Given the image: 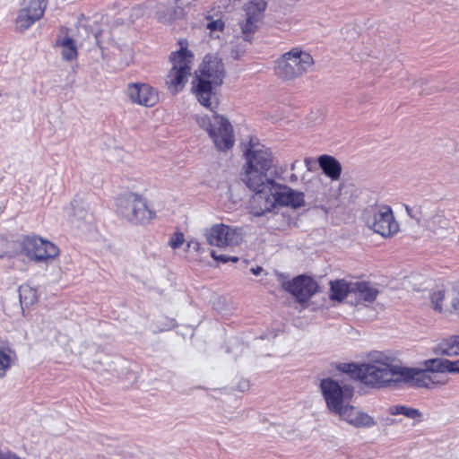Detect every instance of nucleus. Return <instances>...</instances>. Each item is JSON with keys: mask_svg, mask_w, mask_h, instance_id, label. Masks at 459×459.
I'll return each mask as SVG.
<instances>
[{"mask_svg": "<svg viewBox=\"0 0 459 459\" xmlns=\"http://www.w3.org/2000/svg\"><path fill=\"white\" fill-rule=\"evenodd\" d=\"M402 383H409L418 387L433 388L438 385H444V381L437 379L427 368L418 369L403 366Z\"/></svg>", "mask_w": 459, "mask_h": 459, "instance_id": "obj_17", "label": "nucleus"}, {"mask_svg": "<svg viewBox=\"0 0 459 459\" xmlns=\"http://www.w3.org/2000/svg\"><path fill=\"white\" fill-rule=\"evenodd\" d=\"M282 287L290 292L299 302H305L317 292V283L311 277L300 275L292 281L283 282Z\"/></svg>", "mask_w": 459, "mask_h": 459, "instance_id": "obj_16", "label": "nucleus"}, {"mask_svg": "<svg viewBox=\"0 0 459 459\" xmlns=\"http://www.w3.org/2000/svg\"><path fill=\"white\" fill-rule=\"evenodd\" d=\"M390 415H403L407 419L414 420L415 423L422 420V412L415 408L402 404L392 405L387 410Z\"/></svg>", "mask_w": 459, "mask_h": 459, "instance_id": "obj_24", "label": "nucleus"}, {"mask_svg": "<svg viewBox=\"0 0 459 459\" xmlns=\"http://www.w3.org/2000/svg\"><path fill=\"white\" fill-rule=\"evenodd\" d=\"M451 373L452 374H459V359L455 360V361H452Z\"/></svg>", "mask_w": 459, "mask_h": 459, "instance_id": "obj_40", "label": "nucleus"}, {"mask_svg": "<svg viewBox=\"0 0 459 459\" xmlns=\"http://www.w3.org/2000/svg\"><path fill=\"white\" fill-rule=\"evenodd\" d=\"M19 297L21 304L29 307L38 301V290L29 284H22L19 288Z\"/></svg>", "mask_w": 459, "mask_h": 459, "instance_id": "obj_27", "label": "nucleus"}, {"mask_svg": "<svg viewBox=\"0 0 459 459\" xmlns=\"http://www.w3.org/2000/svg\"><path fill=\"white\" fill-rule=\"evenodd\" d=\"M204 236L209 245L218 247L238 246L243 240L238 229L225 224H215L205 229Z\"/></svg>", "mask_w": 459, "mask_h": 459, "instance_id": "obj_12", "label": "nucleus"}, {"mask_svg": "<svg viewBox=\"0 0 459 459\" xmlns=\"http://www.w3.org/2000/svg\"><path fill=\"white\" fill-rule=\"evenodd\" d=\"M224 65L214 56H206L193 82L195 93L201 105L213 110L217 108L216 89L223 82Z\"/></svg>", "mask_w": 459, "mask_h": 459, "instance_id": "obj_3", "label": "nucleus"}, {"mask_svg": "<svg viewBox=\"0 0 459 459\" xmlns=\"http://www.w3.org/2000/svg\"><path fill=\"white\" fill-rule=\"evenodd\" d=\"M0 459H21L16 454L11 451L0 450Z\"/></svg>", "mask_w": 459, "mask_h": 459, "instance_id": "obj_38", "label": "nucleus"}, {"mask_svg": "<svg viewBox=\"0 0 459 459\" xmlns=\"http://www.w3.org/2000/svg\"><path fill=\"white\" fill-rule=\"evenodd\" d=\"M332 414L355 428H371L376 425L374 418L359 408L345 403Z\"/></svg>", "mask_w": 459, "mask_h": 459, "instance_id": "obj_14", "label": "nucleus"}, {"mask_svg": "<svg viewBox=\"0 0 459 459\" xmlns=\"http://www.w3.org/2000/svg\"><path fill=\"white\" fill-rule=\"evenodd\" d=\"M366 223L382 237H392L399 230L393 212L388 206L372 208L367 212Z\"/></svg>", "mask_w": 459, "mask_h": 459, "instance_id": "obj_11", "label": "nucleus"}, {"mask_svg": "<svg viewBox=\"0 0 459 459\" xmlns=\"http://www.w3.org/2000/svg\"><path fill=\"white\" fill-rule=\"evenodd\" d=\"M212 257L219 262L227 263V262H237L238 261V257L237 256H229L226 255H218L216 251H212Z\"/></svg>", "mask_w": 459, "mask_h": 459, "instance_id": "obj_35", "label": "nucleus"}, {"mask_svg": "<svg viewBox=\"0 0 459 459\" xmlns=\"http://www.w3.org/2000/svg\"><path fill=\"white\" fill-rule=\"evenodd\" d=\"M319 386L331 413L345 403H350L353 395V389L349 385L340 384L331 377L322 379Z\"/></svg>", "mask_w": 459, "mask_h": 459, "instance_id": "obj_10", "label": "nucleus"}, {"mask_svg": "<svg viewBox=\"0 0 459 459\" xmlns=\"http://www.w3.org/2000/svg\"><path fill=\"white\" fill-rule=\"evenodd\" d=\"M14 359L15 355L13 352L10 350L0 349V378L5 376Z\"/></svg>", "mask_w": 459, "mask_h": 459, "instance_id": "obj_32", "label": "nucleus"}, {"mask_svg": "<svg viewBox=\"0 0 459 459\" xmlns=\"http://www.w3.org/2000/svg\"><path fill=\"white\" fill-rule=\"evenodd\" d=\"M436 355L454 357L459 355V335L442 339L433 349Z\"/></svg>", "mask_w": 459, "mask_h": 459, "instance_id": "obj_21", "label": "nucleus"}, {"mask_svg": "<svg viewBox=\"0 0 459 459\" xmlns=\"http://www.w3.org/2000/svg\"><path fill=\"white\" fill-rule=\"evenodd\" d=\"M19 252L36 263H48L59 254V248L52 242L37 236L24 237L16 243Z\"/></svg>", "mask_w": 459, "mask_h": 459, "instance_id": "obj_9", "label": "nucleus"}, {"mask_svg": "<svg viewBox=\"0 0 459 459\" xmlns=\"http://www.w3.org/2000/svg\"><path fill=\"white\" fill-rule=\"evenodd\" d=\"M314 65L312 56L299 48L284 53L275 61V74L283 81L300 77Z\"/></svg>", "mask_w": 459, "mask_h": 459, "instance_id": "obj_7", "label": "nucleus"}, {"mask_svg": "<svg viewBox=\"0 0 459 459\" xmlns=\"http://www.w3.org/2000/svg\"><path fill=\"white\" fill-rule=\"evenodd\" d=\"M223 26H224L223 22H221V20H216V21L209 22L206 25V28L208 30H210L211 32H215V31L221 30Z\"/></svg>", "mask_w": 459, "mask_h": 459, "instance_id": "obj_37", "label": "nucleus"}, {"mask_svg": "<svg viewBox=\"0 0 459 459\" xmlns=\"http://www.w3.org/2000/svg\"><path fill=\"white\" fill-rule=\"evenodd\" d=\"M56 45L61 48V55L65 60L72 61L77 57V48L71 38L57 39Z\"/></svg>", "mask_w": 459, "mask_h": 459, "instance_id": "obj_25", "label": "nucleus"}, {"mask_svg": "<svg viewBox=\"0 0 459 459\" xmlns=\"http://www.w3.org/2000/svg\"><path fill=\"white\" fill-rule=\"evenodd\" d=\"M263 271V268L260 267V266H257L255 268H252L251 269V272L255 274V275H258L260 274V273Z\"/></svg>", "mask_w": 459, "mask_h": 459, "instance_id": "obj_41", "label": "nucleus"}, {"mask_svg": "<svg viewBox=\"0 0 459 459\" xmlns=\"http://www.w3.org/2000/svg\"><path fill=\"white\" fill-rule=\"evenodd\" d=\"M174 6L168 5L166 4H158L156 5V18L162 23H171L178 17L173 16Z\"/></svg>", "mask_w": 459, "mask_h": 459, "instance_id": "obj_29", "label": "nucleus"}, {"mask_svg": "<svg viewBox=\"0 0 459 459\" xmlns=\"http://www.w3.org/2000/svg\"><path fill=\"white\" fill-rule=\"evenodd\" d=\"M426 227L437 236H443L450 229V221L443 214H435L426 221Z\"/></svg>", "mask_w": 459, "mask_h": 459, "instance_id": "obj_23", "label": "nucleus"}, {"mask_svg": "<svg viewBox=\"0 0 459 459\" xmlns=\"http://www.w3.org/2000/svg\"><path fill=\"white\" fill-rule=\"evenodd\" d=\"M126 94L132 102L141 106L152 107L158 101L156 91L146 83H129Z\"/></svg>", "mask_w": 459, "mask_h": 459, "instance_id": "obj_18", "label": "nucleus"}, {"mask_svg": "<svg viewBox=\"0 0 459 459\" xmlns=\"http://www.w3.org/2000/svg\"><path fill=\"white\" fill-rule=\"evenodd\" d=\"M304 163L306 164V167H307V170H312L313 169L312 167H313V165L316 164V161L312 158H306L304 160Z\"/></svg>", "mask_w": 459, "mask_h": 459, "instance_id": "obj_39", "label": "nucleus"}, {"mask_svg": "<svg viewBox=\"0 0 459 459\" xmlns=\"http://www.w3.org/2000/svg\"><path fill=\"white\" fill-rule=\"evenodd\" d=\"M451 307L459 316V283L454 285L448 292Z\"/></svg>", "mask_w": 459, "mask_h": 459, "instance_id": "obj_33", "label": "nucleus"}, {"mask_svg": "<svg viewBox=\"0 0 459 459\" xmlns=\"http://www.w3.org/2000/svg\"><path fill=\"white\" fill-rule=\"evenodd\" d=\"M300 165H301L300 161H299V160H295V161H293V162L291 163V165H290V169H291V170H294V169H296L298 167H299Z\"/></svg>", "mask_w": 459, "mask_h": 459, "instance_id": "obj_42", "label": "nucleus"}, {"mask_svg": "<svg viewBox=\"0 0 459 459\" xmlns=\"http://www.w3.org/2000/svg\"><path fill=\"white\" fill-rule=\"evenodd\" d=\"M424 364L432 375L435 373H451L452 361L446 359H430L426 360Z\"/></svg>", "mask_w": 459, "mask_h": 459, "instance_id": "obj_26", "label": "nucleus"}, {"mask_svg": "<svg viewBox=\"0 0 459 459\" xmlns=\"http://www.w3.org/2000/svg\"><path fill=\"white\" fill-rule=\"evenodd\" d=\"M403 366L390 352L373 351L361 365L344 364L341 370L351 373L372 387L382 388L402 383Z\"/></svg>", "mask_w": 459, "mask_h": 459, "instance_id": "obj_1", "label": "nucleus"}, {"mask_svg": "<svg viewBox=\"0 0 459 459\" xmlns=\"http://www.w3.org/2000/svg\"><path fill=\"white\" fill-rule=\"evenodd\" d=\"M196 0H176L173 9V16L183 19L195 6Z\"/></svg>", "mask_w": 459, "mask_h": 459, "instance_id": "obj_31", "label": "nucleus"}, {"mask_svg": "<svg viewBox=\"0 0 459 459\" xmlns=\"http://www.w3.org/2000/svg\"><path fill=\"white\" fill-rule=\"evenodd\" d=\"M276 205L298 209L305 205L304 194L275 181L269 190L254 194L250 200V212L255 216H262L273 211Z\"/></svg>", "mask_w": 459, "mask_h": 459, "instance_id": "obj_4", "label": "nucleus"}, {"mask_svg": "<svg viewBox=\"0 0 459 459\" xmlns=\"http://www.w3.org/2000/svg\"><path fill=\"white\" fill-rule=\"evenodd\" d=\"M73 213L71 214V223L77 228L81 227L82 221H89L91 215L79 204H73Z\"/></svg>", "mask_w": 459, "mask_h": 459, "instance_id": "obj_30", "label": "nucleus"}, {"mask_svg": "<svg viewBox=\"0 0 459 459\" xmlns=\"http://www.w3.org/2000/svg\"><path fill=\"white\" fill-rule=\"evenodd\" d=\"M185 242L184 233L181 231H176L169 238V245L173 249H178L182 247Z\"/></svg>", "mask_w": 459, "mask_h": 459, "instance_id": "obj_34", "label": "nucleus"}, {"mask_svg": "<svg viewBox=\"0 0 459 459\" xmlns=\"http://www.w3.org/2000/svg\"><path fill=\"white\" fill-rule=\"evenodd\" d=\"M318 164L323 172L332 180H338L342 173L341 163L333 156L321 155L318 158Z\"/></svg>", "mask_w": 459, "mask_h": 459, "instance_id": "obj_22", "label": "nucleus"}, {"mask_svg": "<svg viewBox=\"0 0 459 459\" xmlns=\"http://www.w3.org/2000/svg\"><path fill=\"white\" fill-rule=\"evenodd\" d=\"M352 303L356 305H368L377 298L379 290L376 284L369 281H355L352 287Z\"/></svg>", "mask_w": 459, "mask_h": 459, "instance_id": "obj_19", "label": "nucleus"}, {"mask_svg": "<svg viewBox=\"0 0 459 459\" xmlns=\"http://www.w3.org/2000/svg\"><path fill=\"white\" fill-rule=\"evenodd\" d=\"M178 44L180 48L169 56L172 66L166 77V85L172 93H178L185 87L195 63L193 53L187 49V41L181 39Z\"/></svg>", "mask_w": 459, "mask_h": 459, "instance_id": "obj_6", "label": "nucleus"}, {"mask_svg": "<svg viewBox=\"0 0 459 459\" xmlns=\"http://www.w3.org/2000/svg\"><path fill=\"white\" fill-rule=\"evenodd\" d=\"M330 299L332 300L342 301L348 299L349 302L352 303L353 287L354 282H348L344 280H337L331 281Z\"/></svg>", "mask_w": 459, "mask_h": 459, "instance_id": "obj_20", "label": "nucleus"}, {"mask_svg": "<svg viewBox=\"0 0 459 459\" xmlns=\"http://www.w3.org/2000/svg\"><path fill=\"white\" fill-rule=\"evenodd\" d=\"M290 182H296L298 181V176L295 175V174H291L290 177Z\"/></svg>", "mask_w": 459, "mask_h": 459, "instance_id": "obj_43", "label": "nucleus"}, {"mask_svg": "<svg viewBox=\"0 0 459 459\" xmlns=\"http://www.w3.org/2000/svg\"><path fill=\"white\" fill-rule=\"evenodd\" d=\"M186 249L188 251H194L195 253H202L203 252V247H202V245L199 241H197L196 239H190L187 241V244H186Z\"/></svg>", "mask_w": 459, "mask_h": 459, "instance_id": "obj_36", "label": "nucleus"}, {"mask_svg": "<svg viewBox=\"0 0 459 459\" xmlns=\"http://www.w3.org/2000/svg\"><path fill=\"white\" fill-rule=\"evenodd\" d=\"M47 6V0H30L22 8L17 15L15 25L19 31L29 29L35 22L41 19Z\"/></svg>", "mask_w": 459, "mask_h": 459, "instance_id": "obj_15", "label": "nucleus"}, {"mask_svg": "<svg viewBox=\"0 0 459 459\" xmlns=\"http://www.w3.org/2000/svg\"><path fill=\"white\" fill-rule=\"evenodd\" d=\"M448 290H446L443 287H437L431 293V304L436 311L441 312L444 307H446L444 303L446 299H449Z\"/></svg>", "mask_w": 459, "mask_h": 459, "instance_id": "obj_28", "label": "nucleus"}, {"mask_svg": "<svg viewBox=\"0 0 459 459\" xmlns=\"http://www.w3.org/2000/svg\"><path fill=\"white\" fill-rule=\"evenodd\" d=\"M117 212L134 224H145L155 217V212L148 206L146 199L135 193H127L118 198Z\"/></svg>", "mask_w": 459, "mask_h": 459, "instance_id": "obj_8", "label": "nucleus"}, {"mask_svg": "<svg viewBox=\"0 0 459 459\" xmlns=\"http://www.w3.org/2000/svg\"><path fill=\"white\" fill-rule=\"evenodd\" d=\"M195 121L208 134L217 151L228 152L233 148L235 144L234 130L226 117L212 112L211 116L196 115Z\"/></svg>", "mask_w": 459, "mask_h": 459, "instance_id": "obj_5", "label": "nucleus"}, {"mask_svg": "<svg viewBox=\"0 0 459 459\" xmlns=\"http://www.w3.org/2000/svg\"><path fill=\"white\" fill-rule=\"evenodd\" d=\"M245 156L247 166L244 181L247 187L254 194L269 190L274 182V179L268 177V172L274 167L272 152L258 142L250 141Z\"/></svg>", "mask_w": 459, "mask_h": 459, "instance_id": "obj_2", "label": "nucleus"}, {"mask_svg": "<svg viewBox=\"0 0 459 459\" xmlns=\"http://www.w3.org/2000/svg\"><path fill=\"white\" fill-rule=\"evenodd\" d=\"M264 8L265 3L263 1L249 2L245 5V14L238 22V27L244 40L248 42L251 40L263 19Z\"/></svg>", "mask_w": 459, "mask_h": 459, "instance_id": "obj_13", "label": "nucleus"}]
</instances>
